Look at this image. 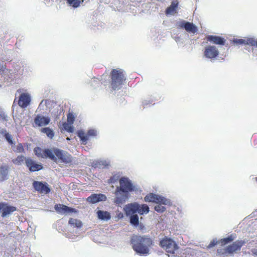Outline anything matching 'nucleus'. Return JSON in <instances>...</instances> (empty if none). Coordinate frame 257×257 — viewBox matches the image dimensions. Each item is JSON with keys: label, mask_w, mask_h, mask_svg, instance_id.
I'll return each mask as SVG.
<instances>
[{"label": "nucleus", "mask_w": 257, "mask_h": 257, "mask_svg": "<svg viewBox=\"0 0 257 257\" xmlns=\"http://www.w3.org/2000/svg\"><path fill=\"white\" fill-rule=\"evenodd\" d=\"M54 208L56 211L60 214L76 213L77 212V210L76 209L68 207L63 204H56L54 206Z\"/></svg>", "instance_id": "14"}, {"label": "nucleus", "mask_w": 257, "mask_h": 257, "mask_svg": "<svg viewBox=\"0 0 257 257\" xmlns=\"http://www.w3.org/2000/svg\"><path fill=\"white\" fill-rule=\"evenodd\" d=\"M25 164L30 172L38 171L43 168V166L41 164L37 163L36 161L30 158H27L25 160Z\"/></svg>", "instance_id": "12"}, {"label": "nucleus", "mask_w": 257, "mask_h": 257, "mask_svg": "<svg viewBox=\"0 0 257 257\" xmlns=\"http://www.w3.org/2000/svg\"><path fill=\"white\" fill-rule=\"evenodd\" d=\"M219 51L215 46L208 45L206 46L203 52L204 56L208 59H214L219 55Z\"/></svg>", "instance_id": "11"}, {"label": "nucleus", "mask_w": 257, "mask_h": 257, "mask_svg": "<svg viewBox=\"0 0 257 257\" xmlns=\"http://www.w3.org/2000/svg\"><path fill=\"white\" fill-rule=\"evenodd\" d=\"M97 214L99 219L103 220H108L110 219V213L106 211L98 210Z\"/></svg>", "instance_id": "23"}, {"label": "nucleus", "mask_w": 257, "mask_h": 257, "mask_svg": "<svg viewBox=\"0 0 257 257\" xmlns=\"http://www.w3.org/2000/svg\"><path fill=\"white\" fill-rule=\"evenodd\" d=\"M131 215L130 223L135 226H138L139 223V216L138 215L135 214Z\"/></svg>", "instance_id": "28"}, {"label": "nucleus", "mask_w": 257, "mask_h": 257, "mask_svg": "<svg viewBox=\"0 0 257 257\" xmlns=\"http://www.w3.org/2000/svg\"><path fill=\"white\" fill-rule=\"evenodd\" d=\"M106 200V196L102 194H92L87 198L88 202L93 204Z\"/></svg>", "instance_id": "19"}, {"label": "nucleus", "mask_w": 257, "mask_h": 257, "mask_svg": "<svg viewBox=\"0 0 257 257\" xmlns=\"http://www.w3.org/2000/svg\"><path fill=\"white\" fill-rule=\"evenodd\" d=\"M177 27L180 29H184L187 32L192 34L196 33L198 28L196 25L185 20H182L177 23Z\"/></svg>", "instance_id": "7"}, {"label": "nucleus", "mask_w": 257, "mask_h": 257, "mask_svg": "<svg viewBox=\"0 0 257 257\" xmlns=\"http://www.w3.org/2000/svg\"><path fill=\"white\" fill-rule=\"evenodd\" d=\"M17 150L19 152L22 153L24 152V149L21 144H19L17 146Z\"/></svg>", "instance_id": "38"}, {"label": "nucleus", "mask_w": 257, "mask_h": 257, "mask_svg": "<svg viewBox=\"0 0 257 257\" xmlns=\"http://www.w3.org/2000/svg\"><path fill=\"white\" fill-rule=\"evenodd\" d=\"M144 227V226H142V225H140V228L142 229Z\"/></svg>", "instance_id": "42"}, {"label": "nucleus", "mask_w": 257, "mask_h": 257, "mask_svg": "<svg viewBox=\"0 0 257 257\" xmlns=\"http://www.w3.org/2000/svg\"><path fill=\"white\" fill-rule=\"evenodd\" d=\"M31 102L30 95L27 93H22L18 100V105L22 108L27 107Z\"/></svg>", "instance_id": "18"}, {"label": "nucleus", "mask_w": 257, "mask_h": 257, "mask_svg": "<svg viewBox=\"0 0 257 257\" xmlns=\"http://www.w3.org/2000/svg\"><path fill=\"white\" fill-rule=\"evenodd\" d=\"M206 39L216 45H224L225 43V40L223 38L218 36L208 35L206 37Z\"/></svg>", "instance_id": "20"}, {"label": "nucleus", "mask_w": 257, "mask_h": 257, "mask_svg": "<svg viewBox=\"0 0 257 257\" xmlns=\"http://www.w3.org/2000/svg\"><path fill=\"white\" fill-rule=\"evenodd\" d=\"M255 180L257 181V177L255 178Z\"/></svg>", "instance_id": "43"}, {"label": "nucleus", "mask_w": 257, "mask_h": 257, "mask_svg": "<svg viewBox=\"0 0 257 257\" xmlns=\"http://www.w3.org/2000/svg\"><path fill=\"white\" fill-rule=\"evenodd\" d=\"M159 245L168 253L175 254L177 251L178 246L177 243L171 238L165 237L160 241Z\"/></svg>", "instance_id": "6"}, {"label": "nucleus", "mask_w": 257, "mask_h": 257, "mask_svg": "<svg viewBox=\"0 0 257 257\" xmlns=\"http://www.w3.org/2000/svg\"><path fill=\"white\" fill-rule=\"evenodd\" d=\"M17 92H21V89H18V90H17Z\"/></svg>", "instance_id": "41"}, {"label": "nucleus", "mask_w": 257, "mask_h": 257, "mask_svg": "<svg viewBox=\"0 0 257 257\" xmlns=\"http://www.w3.org/2000/svg\"><path fill=\"white\" fill-rule=\"evenodd\" d=\"M68 122L64 123L63 124V127L65 130H66L68 132L72 133L73 131V127L70 125Z\"/></svg>", "instance_id": "36"}, {"label": "nucleus", "mask_w": 257, "mask_h": 257, "mask_svg": "<svg viewBox=\"0 0 257 257\" xmlns=\"http://www.w3.org/2000/svg\"><path fill=\"white\" fill-rule=\"evenodd\" d=\"M217 254L223 256H227L229 254L227 251L226 247L224 248L218 249L217 250Z\"/></svg>", "instance_id": "32"}, {"label": "nucleus", "mask_w": 257, "mask_h": 257, "mask_svg": "<svg viewBox=\"0 0 257 257\" xmlns=\"http://www.w3.org/2000/svg\"><path fill=\"white\" fill-rule=\"evenodd\" d=\"M50 121V118L44 116L41 114H38L34 118L33 126L34 127L42 126L48 125Z\"/></svg>", "instance_id": "13"}, {"label": "nucleus", "mask_w": 257, "mask_h": 257, "mask_svg": "<svg viewBox=\"0 0 257 257\" xmlns=\"http://www.w3.org/2000/svg\"><path fill=\"white\" fill-rule=\"evenodd\" d=\"M66 1L69 6L74 8L79 7L81 3L80 0H66Z\"/></svg>", "instance_id": "29"}, {"label": "nucleus", "mask_w": 257, "mask_h": 257, "mask_svg": "<svg viewBox=\"0 0 257 257\" xmlns=\"http://www.w3.org/2000/svg\"><path fill=\"white\" fill-rule=\"evenodd\" d=\"M217 243H218V241H217L213 240L212 241H211L210 243L209 244L208 247L211 248V247L215 246V245H216Z\"/></svg>", "instance_id": "39"}, {"label": "nucleus", "mask_w": 257, "mask_h": 257, "mask_svg": "<svg viewBox=\"0 0 257 257\" xmlns=\"http://www.w3.org/2000/svg\"><path fill=\"white\" fill-rule=\"evenodd\" d=\"M244 244V241L242 240H236L231 244L226 247L228 254H231L234 252L240 250L241 246Z\"/></svg>", "instance_id": "16"}, {"label": "nucleus", "mask_w": 257, "mask_h": 257, "mask_svg": "<svg viewBox=\"0 0 257 257\" xmlns=\"http://www.w3.org/2000/svg\"><path fill=\"white\" fill-rule=\"evenodd\" d=\"M10 168L8 165L0 166V180L5 181L9 179V172Z\"/></svg>", "instance_id": "21"}, {"label": "nucleus", "mask_w": 257, "mask_h": 257, "mask_svg": "<svg viewBox=\"0 0 257 257\" xmlns=\"http://www.w3.org/2000/svg\"><path fill=\"white\" fill-rule=\"evenodd\" d=\"M125 213L127 215L138 213L140 215L147 214L150 208L148 205L143 204L140 205L137 202L128 204L125 207Z\"/></svg>", "instance_id": "4"}, {"label": "nucleus", "mask_w": 257, "mask_h": 257, "mask_svg": "<svg viewBox=\"0 0 257 257\" xmlns=\"http://www.w3.org/2000/svg\"><path fill=\"white\" fill-rule=\"evenodd\" d=\"M5 137L7 141L9 142V143L11 145L13 144L12 141V136L8 133H6L5 134Z\"/></svg>", "instance_id": "37"}, {"label": "nucleus", "mask_w": 257, "mask_h": 257, "mask_svg": "<svg viewBox=\"0 0 257 257\" xmlns=\"http://www.w3.org/2000/svg\"><path fill=\"white\" fill-rule=\"evenodd\" d=\"M69 224L74 227L80 228L82 226V222L77 219L70 218L68 221Z\"/></svg>", "instance_id": "24"}, {"label": "nucleus", "mask_w": 257, "mask_h": 257, "mask_svg": "<svg viewBox=\"0 0 257 257\" xmlns=\"http://www.w3.org/2000/svg\"><path fill=\"white\" fill-rule=\"evenodd\" d=\"M17 208L16 207L10 206L6 203H0V212L2 213V216L5 217L15 211Z\"/></svg>", "instance_id": "17"}, {"label": "nucleus", "mask_w": 257, "mask_h": 257, "mask_svg": "<svg viewBox=\"0 0 257 257\" xmlns=\"http://www.w3.org/2000/svg\"><path fill=\"white\" fill-rule=\"evenodd\" d=\"M40 131L41 133L45 134L50 139H52L54 136L53 131L49 127L42 128Z\"/></svg>", "instance_id": "25"}, {"label": "nucleus", "mask_w": 257, "mask_h": 257, "mask_svg": "<svg viewBox=\"0 0 257 257\" xmlns=\"http://www.w3.org/2000/svg\"><path fill=\"white\" fill-rule=\"evenodd\" d=\"M97 135L96 131L94 130H90L85 134L83 131H78L77 132V136L80 139L82 143L86 144L88 140L89 136L95 137Z\"/></svg>", "instance_id": "15"}, {"label": "nucleus", "mask_w": 257, "mask_h": 257, "mask_svg": "<svg viewBox=\"0 0 257 257\" xmlns=\"http://www.w3.org/2000/svg\"><path fill=\"white\" fill-rule=\"evenodd\" d=\"M234 239L233 235L231 234L227 237L222 238L218 240V243H221V245H224L232 241Z\"/></svg>", "instance_id": "26"}, {"label": "nucleus", "mask_w": 257, "mask_h": 257, "mask_svg": "<svg viewBox=\"0 0 257 257\" xmlns=\"http://www.w3.org/2000/svg\"><path fill=\"white\" fill-rule=\"evenodd\" d=\"M144 200L146 202L162 203L164 205H166L168 203V200L166 198L153 193H150L146 195Z\"/></svg>", "instance_id": "8"}, {"label": "nucleus", "mask_w": 257, "mask_h": 257, "mask_svg": "<svg viewBox=\"0 0 257 257\" xmlns=\"http://www.w3.org/2000/svg\"><path fill=\"white\" fill-rule=\"evenodd\" d=\"M178 4L179 3L177 0L173 1L171 3V5L167 8L166 14L167 15H172L176 13L178 7Z\"/></svg>", "instance_id": "22"}, {"label": "nucleus", "mask_w": 257, "mask_h": 257, "mask_svg": "<svg viewBox=\"0 0 257 257\" xmlns=\"http://www.w3.org/2000/svg\"><path fill=\"white\" fill-rule=\"evenodd\" d=\"M75 120V117L72 113L69 112L67 114V121L70 124H72Z\"/></svg>", "instance_id": "33"}, {"label": "nucleus", "mask_w": 257, "mask_h": 257, "mask_svg": "<svg viewBox=\"0 0 257 257\" xmlns=\"http://www.w3.org/2000/svg\"><path fill=\"white\" fill-rule=\"evenodd\" d=\"M24 156H18L16 159L12 160L13 163L16 165H20L23 163L24 161L27 159Z\"/></svg>", "instance_id": "27"}, {"label": "nucleus", "mask_w": 257, "mask_h": 257, "mask_svg": "<svg viewBox=\"0 0 257 257\" xmlns=\"http://www.w3.org/2000/svg\"><path fill=\"white\" fill-rule=\"evenodd\" d=\"M34 152L35 154L39 158H49L50 159H53L54 157L52 156V149H46L45 150L42 149L40 147H36Z\"/></svg>", "instance_id": "10"}, {"label": "nucleus", "mask_w": 257, "mask_h": 257, "mask_svg": "<svg viewBox=\"0 0 257 257\" xmlns=\"http://www.w3.org/2000/svg\"><path fill=\"white\" fill-rule=\"evenodd\" d=\"M33 186L36 191L40 193L47 194L50 192V189L46 182L34 181L33 183Z\"/></svg>", "instance_id": "9"}, {"label": "nucleus", "mask_w": 257, "mask_h": 257, "mask_svg": "<svg viewBox=\"0 0 257 257\" xmlns=\"http://www.w3.org/2000/svg\"><path fill=\"white\" fill-rule=\"evenodd\" d=\"M245 44H248L251 46H256L257 45V40H255L253 38H248L246 40Z\"/></svg>", "instance_id": "34"}, {"label": "nucleus", "mask_w": 257, "mask_h": 257, "mask_svg": "<svg viewBox=\"0 0 257 257\" xmlns=\"http://www.w3.org/2000/svg\"><path fill=\"white\" fill-rule=\"evenodd\" d=\"M233 42L238 45L245 44L246 40L242 39H234Z\"/></svg>", "instance_id": "35"}, {"label": "nucleus", "mask_w": 257, "mask_h": 257, "mask_svg": "<svg viewBox=\"0 0 257 257\" xmlns=\"http://www.w3.org/2000/svg\"><path fill=\"white\" fill-rule=\"evenodd\" d=\"M158 204L156 205L154 207V209L156 211L159 213H163L165 210L166 208L162 205V203H158Z\"/></svg>", "instance_id": "30"}, {"label": "nucleus", "mask_w": 257, "mask_h": 257, "mask_svg": "<svg viewBox=\"0 0 257 257\" xmlns=\"http://www.w3.org/2000/svg\"><path fill=\"white\" fill-rule=\"evenodd\" d=\"M1 117L3 119L6 120V116L3 114V115L0 114Z\"/></svg>", "instance_id": "40"}, {"label": "nucleus", "mask_w": 257, "mask_h": 257, "mask_svg": "<svg viewBox=\"0 0 257 257\" xmlns=\"http://www.w3.org/2000/svg\"><path fill=\"white\" fill-rule=\"evenodd\" d=\"M131 242L134 251L141 255L149 254L150 247L154 244L153 239L146 235H134L132 236Z\"/></svg>", "instance_id": "2"}, {"label": "nucleus", "mask_w": 257, "mask_h": 257, "mask_svg": "<svg viewBox=\"0 0 257 257\" xmlns=\"http://www.w3.org/2000/svg\"><path fill=\"white\" fill-rule=\"evenodd\" d=\"M110 85L113 90H119L126 80L123 70L113 69L110 72Z\"/></svg>", "instance_id": "3"}, {"label": "nucleus", "mask_w": 257, "mask_h": 257, "mask_svg": "<svg viewBox=\"0 0 257 257\" xmlns=\"http://www.w3.org/2000/svg\"><path fill=\"white\" fill-rule=\"evenodd\" d=\"M119 182V186H117L115 190L114 199V202L117 205L124 203L128 198L129 193L134 190V186L128 178L121 177Z\"/></svg>", "instance_id": "1"}, {"label": "nucleus", "mask_w": 257, "mask_h": 257, "mask_svg": "<svg viewBox=\"0 0 257 257\" xmlns=\"http://www.w3.org/2000/svg\"><path fill=\"white\" fill-rule=\"evenodd\" d=\"M119 180V175L115 174L112 176L108 180V183L114 184L118 180Z\"/></svg>", "instance_id": "31"}, {"label": "nucleus", "mask_w": 257, "mask_h": 257, "mask_svg": "<svg viewBox=\"0 0 257 257\" xmlns=\"http://www.w3.org/2000/svg\"><path fill=\"white\" fill-rule=\"evenodd\" d=\"M53 159H51L55 162L63 163L65 164L71 163L72 162V157L68 152L58 148L52 149Z\"/></svg>", "instance_id": "5"}]
</instances>
